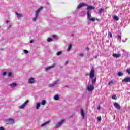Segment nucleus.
Listing matches in <instances>:
<instances>
[{
  "instance_id": "obj_1",
  "label": "nucleus",
  "mask_w": 130,
  "mask_h": 130,
  "mask_svg": "<svg viewBox=\"0 0 130 130\" xmlns=\"http://www.w3.org/2000/svg\"><path fill=\"white\" fill-rule=\"evenodd\" d=\"M43 9V7H40L39 9H38L35 12V17L32 18L33 22H36L37 21V19H38V16H39V13H40V11Z\"/></svg>"
},
{
  "instance_id": "obj_2",
  "label": "nucleus",
  "mask_w": 130,
  "mask_h": 130,
  "mask_svg": "<svg viewBox=\"0 0 130 130\" xmlns=\"http://www.w3.org/2000/svg\"><path fill=\"white\" fill-rule=\"evenodd\" d=\"M58 84H60V80L57 79L56 81H54L53 83L48 84L49 88H55Z\"/></svg>"
},
{
  "instance_id": "obj_3",
  "label": "nucleus",
  "mask_w": 130,
  "mask_h": 130,
  "mask_svg": "<svg viewBox=\"0 0 130 130\" xmlns=\"http://www.w3.org/2000/svg\"><path fill=\"white\" fill-rule=\"evenodd\" d=\"M5 122L6 124H13V123H15V120L12 118L6 119Z\"/></svg>"
},
{
  "instance_id": "obj_4",
  "label": "nucleus",
  "mask_w": 130,
  "mask_h": 130,
  "mask_svg": "<svg viewBox=\"0 0 130 130\" xmlns=\"http://www.w3.org/2000/svg\"><path fill=\"white\" fill-rule=\"evenodd\" d=\"M29 100H26L23 104L19 106V108H20V109H24V108L26 107L28 104H29Z\"/></svg>"
},
{
  "instance_id": "obj_5",
  "label": "nucleus",
  "mask_w": 130,
  "mask_h": 130,
  "mask_svg": "<svg viewBox=\"0 0 130 130\" xmlns=\"http://www.w3.org/2000/svg\"><path fill=\"white\" fill-rule=\"evenodd\" d=\"M94 77H95V70H94L93 68H91L89 73V78L90 79H94Z\"/></svg>"
},
{
  "instance_id": "obj_6",
  "label": "nucleus",
  "mask_w": 130,
  "mask_h": 130,
  "mask_svg": "<svg viewBox=\"0 0 130 130\" xmlns=\"http://www.w3.org/2000/svg\"><path fill=\"white\" fill-rule=\"evenodd\" d=\"M64 121V120H61L60 122L56 123L55 126H54V128H55L56 129V128H58L60 127V126H61V125H62V124H63Z\"/></svg>"
},
{
  "instance_id": "obj_7",
  "label": "nucleus",
  "mask_w": 130,
  "mask_h": 130,
  "mask_svg": "<svg viewBox=\"0 0 130 130\" xmlns=\"http://www.w3.org/2000/svg\"><path fill=\"white\" fill-rule=\"evenodd\" d=\"M87 6H88V5H87V4H86L85 3H80L77 7V9H81V8H83V7H84V6L87 7Z\"/></svg>"
},
{
  "instance_id": "obj_8",
  "label": "nucleus",
  "mask_w": 130,
  "mask_h": 130,
  "mask_svg": "<svg viewBox=\"0 0 130 130\" xmlns=\"http://www.w3.org/2000/svg\"><path fill=\"white\" fill-rule=\"evenodd\" d=\"M94 90V85L93 84L90 85L87 87V90L89 92H92Z\"/></svg>"
},
{
  "instance_id": "obj_9",
  "label": "nucleus",
  "mask_w": 130,
  "mask_h": 130,
  "mask_svg": "<svg viewBox=\"0 0 130 130\" xmlns=\"http://www.w3.org/2000/svg\"><path fill=\"white\" fill-rule=\"evenodd\" d=\"M122 82H125V83H128V82L130 83V77H126L124 79L122 80Z\"/></svg>"
},
{
  "instance_id": "obj_10",
  "label": "nucleus",
  "mask_w": 130,
  "mask_h": 130,
  "mask_svg": "<svg viewBox=\"0 0 130 130\" xmlns=\"http://www.w3.org/2000/svg\"><path fill=\"white\" fill-rule=\"evenodd\" d=\"M28 83L29 84H34L35 83V79H34V78L31 77L28 80Z\"/></svg>"
},
{
  "instance_id": "obj_11",
  "label": "nucleus",
  "mask_w": 130,
  "mask_h": 130,
  "mask_svg": "<svg viewBox=\"0 0 130 130\" xmlns=\"http://www.w3.org/2000/svg\"><path fill=\"white\" fill-rule=\"evenodd\" d=\"M114 106H115V108H116V109L119 110L121 108L120 105L116 102H115L114 103Z\"/></svg>"
},
{
  "instance_id": "obj_12",
  "label": "nucleus",
  "mask_w": 130,
  "mask_h": 130,
  "mask_svg": "<svg viewBox=\"0 0 130 130\" xmlns=\"http://www.w3.org/2000/svg\"><path fill=\"white\" fill-rule=\"evenodd\" d=\"M55 67V64H53L51 66H49L45 69V71H48V70H50V69H52Z\"/></svg>"
},
{
  "instance_id": "obj_13",
  "label": "nucleus",
  "mask_w": 130,
  "mask_h": 130,
  "mask_svg": "<svg viewBox=\"0 0 130 130\" xmlns=\"http://www.w3.org/2000/svg\"><path fill=\"white\" fill-rule=\"evenodd\" d=\"M16 15L17 16L18 19H20L23 17V14L22 13H19L18 12H16Z\"/></svg>"
},
{
  "instance_id": "obj_14",
  "label": "nucleus",
  "mask_w": 130,
  "mask_h": 130,
  "mask_svg": "<svg viewBox=\"0 0 130 130\" xmlns=\"http://www.w3.org/2000/svg\"><path fill=\"white\" fill-rule=\"evenodd\" d=\"M113 57H115L116 58H118V57H120V56H121V54H113Z\"/></svg>"
},
{
  "instance_id": "obj_15",
  "label": "nucleus",
  "mask_w": 130,
  "mask_h": 130,
  "mask_svg": "<svg viewBox=\"0 0 130 130\" xmlns=\"http://www.w3.org/2000/svg\"><path fill=\"white\" fill-rule=\"evenodd\" d=\"M80 111H81V114L82 117L83 118H84V117H85V112H84V110H83V109H81Z\"/></svg>"
},
{
  "instance_id": "obj_16",
  "label": "nucleus",
  "mask_w": 130,
  "mask_h": 130,
  "mask_svg": "<svg viewBox=\"0 0 130 130\" xmlns=\"http://www.w3.org/2000/svg\"><path fill=\"white\" fill-rule=\"evenodd\" d=\"M95 9V7L93 6H88L87 7V10H94Z\"/></svg>"
},
{
  "instance_id": "obj_17",
  "label": "nucleus",
  "mask_w": 130,
  "mask_h": 130,
  "mask_svg": "<svg viewBox=\"0 0 130 130\" xmlns=\"http://www.w3.org/2000/svg\"><path fill=\"white\" fill-rule=\"evenodd\" d=\"M41 105V103L37 102V103H36V109H39V108H40Z\"/></svg>"
},
{
  "instance_id": "obj_18",
  "label": "nucleus",
  "mask_w": 130,
  "mask_h": 130,
  "mask_svg": "<svg viewBox=\"0 0 130 130\" xmlns=\"http://www.w3.org/2000/svg\"><path fill=\"white\" fill-rule=\"evenodd\" d=\"M50 121H48L45 123H44L43 124L41 125V127H43V126H46L47 125V124H48V123H49Z\"/></svg>"
},
{
  "instance_id": "obj_19",
  "label": "nucleus",
  "mask_w": 130,
  "mask_h": 130,
  "mask_svg": "<svg viewBox=\"0 0 130 130\" xmlns=\"http://www.w3.org/2000/svg\"><path fill=\"white\" fill-rule=\"evenodd\" d=\"M10 86L11 87V88H15V87H17V83H13L10 84Z\"/></svg>"
},
{
  "instance_id": "obj_20",
  "label": "nucleus",
  "mask_w": 130,
  "mask_h": 130,
  "mask_svg": "<svg viewBox=\"0 0 130 130\" xmlns=\"http://www.w3.org/2000/svg\"><path fill=\"white\" fill-rule=\"evenodd\" d=\"M97 81V78H95L92 79L91 82H92V85H94L96 83V82Z\"/></svg>"
},
{
  "instance_id": "obj_21",
  "label": "nucleus",
  "mask_w": 130,
  "mask_h": 130,
  "mask_svg": "<svg viewBox=\"0 0 130 130\" xmlns=\"http://www.w3.org/2000/svg\"><path fill=\"white\" fill-rule=\"evenodd\" d=\"M87 18L88 19H91V11H87Z\"/></svg>"
},
{
  "instance_id": "obj_22",
  "label": "nucleus",
  "mask_w": 130,
  "mask_h": 130,
  "mask_svg": "<svg viewBox=\"0 0 130 130\" xmlns=\"http://www.w3.org/2000/svg\"><path fill=\"white\" fill-rule=\"evenodd\" d=\"M54 100H58L59 99V96L57 94H56L54 96Z\"/></svg>"
},
{
  "instance_id": "obj_23",
  "label": "nucleus",
  "mask_w": 130,
  "mask_h": 130,
  "mask_svg": "<svg viewBox=\"0 0 130 130\" xmlns=\"http://www.w3.org/2000/svg\"><path fill=\"white\" fill-rule=\"evenodd\" d=\"M113 19L114 20H115V21H118L119 20V18H118V17L116 15H115L113 17Z\"/></svg>"
},
{
  "instance_id": "obj_24",
  "label": "nucleus",
  "mask_w": 130,
  "mask_h": 130,
  "mask_svg": "<svg viewBox=\"0 0 130 130\" xmlns=\"http://www.w3.org/2000/svg\"><path fill=\"white\" fill-rule=\"evenodd\" d=\"M41 104L42 105H45V104H46V101L45 100H43V101H42Z\"/></svg>"
},
{
  "instance_id": "obj_25",
  "label": "nucleus",
  "mask_w": 130,
  "mask_h": 130,
  "mask_svg": "<svg viewBox=\"0 0 130 130\" xmlns=\"http://www.w3.org/2000/svg\"><path fill=\"white\" fill-rule=\"evenodd\" d=\"M47 42H51L52 41H53V39L51 38H48L47 40Z\"/></svg>"
},
{
  "instance_id": "obj_26",
  "label": "nucleus",
  "mask_w": 130,
  "mask_h": 130,
  "mask_svg": "<svg viewBox=\"0 0 130 130\" xmlns=\"http://www.w3.org/2000/svg\"><path fill=\"white\" fill-rule=\"evenodd\" d=\"M118 76H119V77H122V76H123V73L119 72L118 73Z\"/></svg>"
},
{
  "instance_id": "obj_27",
  "label": "nucleus",
  "mask_w": 130,
  "mask_h": 130,
  "mask_svg": "<svg viewBox=\"0 0 130 130\" xmlns=\"http://www.w3.org/2000/svg\"><path fill=\"white\" fill-rule=\"evenodd\" d=\"M71 48H72V44H70L67 48V51H70L71 50Z\"/></svg>"
},
{
  "instance_id": "obj_28",
  "label": "nucleus",
  "mask_w": 130,
  "mask_h": 130,
  "mask_svg": "<svg viewBox=\"0 0 130 130\" xmlns=\"http://www.w3.org/2000/svg\"><path fill=\"white\" fill-rule=\"evenodd\" d=\"M95 20H96V18L94 17L89 19V21H92V22H94Z\"/></svg>"
},
{
  "instance_id": "obj_29",
  "label": "nucleus",
  "mask_w": 130,
  "mask_h": 130,
  "mask_svg": "<svg viewBox=\"0 0 130 130\" xmlns=\"http://www.w3.org/2000/svg\"><path fill=\"white\" fill-rule=\"evenodd\" d=\"M104 9H103V8L100 9L99 10V14H101V13H102V12H103Z\"/></svg>"
},
{
  "instance_id": "obj_30",
  "label": "nucleus",
  "mask_w": 130,
  "mask_h": 130,
  "mask_svg": "<svg viewBox=\"0 0 130 130\" xmlns=\"http://www.w3.org/2000/svg\"><path fill=\"white\" fill-rule=\"evenodd\" d=\"M112 99H114V100H116L117 99V97L115 95H114L112 97Z\"/></svg>"
},
{
  "instance_id": "obj_31",
  "label": "nucleus",
  "mask_w": 130,
  "mask_h": 130,
  "mask_svg": "<svg viewBox=\"0 0 130 130\" xmlns=\"http://www.w3.org/2000/svg\"><path fill=\"white\" fill-rule=\"evenodd\" d=\"M117 39H118V40H121V35H118Z\"/></svg>"
},
{
  "instance_id": "obj_32",
  "label": "nucleus",
  "mask_w": 130,
  "mask_h": 130,
  "mask_svg": "<svg viewBox=\"0 0 130 130\" xmlns=\"http://www.w3.org/2000/svg\"><path fill=\"white\" fill-rule=\"evenodd\" d=\"M23 51H24V53L25 54H27V53H28V52H29L28 51V50H23Z\"/></svg>"
},
{
  "instance_id": "obj_33",
  "label": "nucleus",
  "mask_w": 130,
  "mask_h": 130,
  "mask_svg": "<svg viewBox=\"0 0 130 130\" xmlns=\"http://www.w3.org/2000/svg\"><path fill=\"white\" fill-rule=\"evenodd\" d=\"M108 34L109 36H110L111 38H112V34H111V32H109Z\"/></svg>"
},
{
  "instance_id": "obj_34",
  "label": "nucleus",
  "mask_w": 130,
  "mask_h": 130,
  "mask_svg": "<svg viewBox=\"0 0 130 130\" xmlns=\"http://www.w3.org/2000/svg\"><path fill=\"white\" fill-rule=\"evenodd\" d=\"M53 38H55V39H56V38H57V36L55 35H53L52 36Z\"/></svg>"
},
{
  "instance_id": "obj_35",
  "label": "nucleus",
  "mask_w": 130,
  "mask_h": 130,
  "mask_svg": "<svg viewBox=\"0 0 130 130\" xmlns=\"http://www.w3.org/2000/svg\"><path fill=\"white\" fill-rule=\"evenodd\" d=\"M98 121H101V116L98 117Z\"/></svg>"
},
{
  "instance_id": "obj_36",
  "label": "nucleus",
  "mask_w": 130,
  "mask_h": 130,
  "mask_svg": "<svg viewBox=\"0 0 130 130\" xmlns=\"http://www.w3.org/2000/svg\"><path fill=\"white\" fill-rule=\"evenodd\" d=\"M126 72L128 74H129V75H130V69H127L126 70Z\"/></svg>"
},
{
  "instance_id": "obj_37",
  "label": "nucleus",
  "mask_w": 130,
  "mask_h": 130,
  "mask_svg": "<svg viewBox=\"0 0 130 130\" xmlns=\"http://www.w3.org/2000/svg\"><path fill=\"white\" fill-rule=\"evenodd\" d=\"M60 54H61V52H57V55L59 56Z\"/></svg>"
},
{
  "instance_id": "obj_38",
  "label": "nucleus",
  "mask_w": 130,
  "mask_h": 130,
  "mask_svg": "<svg viewBox=\"0 0 130 130\" xmlns=\"http://www.w3.org/2000/svg\"><path fill=\"white\" fill-rule=\"evenodd\" d=\"M108 84L109 85H112V84H113V81H110Z\"/></svg>"
},
{
  "instance_id": "obj_39",
  "label": "nucleus",
  "mask_w": 130,
  "mask_h": 130,
  "mask_svg": "<svg viewBox=\"0 0 130 130\" xmlns=\"http://www.w3.org/2000/svg\"><path fill=\"white\" fill-rule=\"evenodd\" d=\"M11 76H12V72H9L8 77H11Z\"/></svg>"
},
{
  "instance_id": "obj_40",
  "label": "nucleus",
  "mask_w": 130,
  "mask_h": 130,
  "mask_svg": "<svg viewBox=\"0 0 130 130\" xmlns=\"http://www.w3.org/2000/svg\"><path fill=\"white\" fill-rule=\"evenodd\" d=\"M2 75H3V76H6V75H7V72H3Z\"/></svg>"
},
{
  "instance_id": "obj_41",
  "label": "nucleus",
  "mask_w": 130,
  "mask_h": 130,
  "mask_svg": "<svg viewBox=\"0 0 130 130\" xmlns=\"http://www.w3.org/2000/svg\"><path fill=\"white\" fill-rule=\"evenodd\" d=\"M80 56H81V57H83V56H84V54L83 53H81V54H80Z\"/></svg>"
},
{
  "instance_id": "obj_42",
  "label": "nucleus",
  "mask_w": 130,
  "mask_h": 130,
  "mask_svg": "<svg viewBox=\"0 0 130 130\" xmlns=\"http://www.w3.org/2000/svg\"><path fill=\"white\" fill-rule=\"evenodd\" d=\"M86 50H87V51H90V49L88 47L86 48Z\"/></svg>"
},
{
  "instance_id": "obj_43",
  "label": "nucleus",
  "mask_w": 130,
  "mask_h": 130,
  "mask_svg": "<svg viewBox=\"0 0 130 130\" xmlns=\"http://www.w3.org/2000/svg\"><path fill=\"white\" fill-rule=\"evenodd\" d=\"M0 130H5V128L3 127H0Z\"/></svg>"
},
{
  "instance_id": "obj_44",
  "label": "nucleus",
  "mask_w": 130,
  "mask_h": 130,
  "mask_svg": "<svg viewBox=\"0 0 130 130\" xmlns=\"http://www.w3.org/2000/svg\"><path fill=\"white\" fill-rule=\"evenodd\" d=\"M11 25H9V26L7 28V30H10V29L11 28Z\"/></svg>"
},
{
  "instance_id": "obj_45",
  "label": "nucleus",
  "mask_w": 130,
  "mask_h": 130,
  "mask_svg": "<svg viewBox=\"0 0 130 130\" xmlns=\"http://www.w3.org/2000/svg\"><path fill=\"white\" fill-rule=\"evenodd\" d=\"M81 14H82V15H85V12H84V11H81Z\"/></svg>"
},
{
  "instance_id": "obj_46",
  "label": "nucleus",
  "mask_w": 130,
  "mask_h": 130,
  "mask_svg": "<svg viewBox=\"0 0 130 130\" xmlns=\"http://www.w3.org/2000/svg\"><path fill=\"white\" fill-rule=\"evenodd\" d=\"M98 110H100V109H101V107H100V106H99L98 107Z\"/></svg>"
},
{
  "instance_id": "obj_47",
  "label": "nucleus",
  "mask_w": 130,
  "mask_h": 130,
  "mask_svg": "<svg viewBox=\"0 0 130 130\" xmlns=\"http://www.w3.org/2000/svg\"><path fill=\"white\" fill-rule=\"evenodd\" d=\"M30 43H33V40H32L30 41Z\"/></svg>"
},
{
  "instance_id": "obj_48",
  "label": "nucleus",
  "mask_w": 130,
  "mask_h": 130,
  "mask_svg": "<svg viewBox=\"0 0 130 130\" xmlns=\"http://www.w3.org/2000/svg\"><path fill=\"white\" fill-rule=\"evenodd\" d=\"M68 62H69V61H67L66 62V63H65V64H68Z\"/></svg>"
},
{
  "instance_id": "obj_49",
  "label": "nucleus",
  "mask_w": 130,
  "mask_h": 130,
  "mask_svg": "<svg viewBox=\"0 0 130 130\" xmlns=\"http://www.w3.org/2000/svg\"><path fill=\"white\" fill-rule=\"evenodd\" d=\"M73 115L70 116V117H69V118H73Z\"/></svg>"
},
{
  "instance_id": "obj_50",
  "label": "nucleus",
  "mask_w": 130,
  "mask_h": 130,
  "mask_svg": "<svg viewBox=\"0 0 130 130\" xmlns=\"http://www.w3.org/2000/svg\"><path fill=\"white\" fill-rule=\"evenodd\" d=\"M122 42H125L126 41L124 40H122Z\"/></svg>"
},
{
  "instance_id": "obj_51",
  "label": "nucleus",
  "mask_w": 130,
  "mask_h": 130,
  "mask_svg": "<svg viewBox=\"0 0 130 130\" xmlns=\"http://www.w3.org/2000/svg\"><path fill=\"white\" fill-rule=\"evenodd\" d=\"M95 58H96V59L98 58V56H95Z\"/></svg>"
},
{
  "instance_id": "obj_52",
  "label": "nucleus",
  "mask_w": 130,
  "mask_h": 130,
  "mask_svg": "<svg viewBox=\"0 0 130 130\" xmlns=\"http://www.w3.org/2000/svg\"><path fill=\"white\" fill-rule=\"evenodd\" d=\"M8 23H9V21L7 20L6 21V23L8 24Z\"/></svg>"
},
{
  "instance_id": "obj_53",
  "label": "nucleus",
  "mask_w": 130,
  "mask_h": 130,
  "mask_svg": "<svg viewBox=\"0 0 130 130\" xmlns=\"http://www.w3.org/2000/svg\"><path fill=\"white\" fill-rule=\"evenodd\" d=\"M128 130H130V126L128 127Z\"/></svg>"
},
{
  "instance_id": "obj_54",
  "label": "nucleus",
  "mask_w": 130,
  "mask_h": 130,
  "mask_svg": "<svg viewBox=\"0 0 130 130\" xmlns=\"http://www.w3.org/2000/svg\"><path fill=\"white\" fill-rule=\"evenodd\" d=\"M126 40H127V38H126L125 41H126Z\"/></svg>"
},
{
  "instance_id": "obj_55",
  "label": "nucleus",
  "mask_w": 130,
  "mask_h": 130,
  "mask_svg": "<svg viewBox=\"0 0 130 130\" xmlns=\"http://www.w3.org/2000/svg\"><path fill=\"white\" fill-rule=\"evenodd\" d=\"M71 36H73V37H74V35H73V34H72V35H71Z\"/></svg>"
},
{
  "instance_id": "obj_56",
  "label": "nucleus",
  "mask_w": 130,
  "mask_h": 130,
  "mask_svg": "<svg viewBox=\"0 0 130 130\" xmlns=\"http://www.w3.org/2000/svg\"><path fill=\"white\" fill-rule=\"evenodd\" d=\"M95 20H98L99 19H97V18H96V19H95Z\"/></svg>"
}]
</instances>
